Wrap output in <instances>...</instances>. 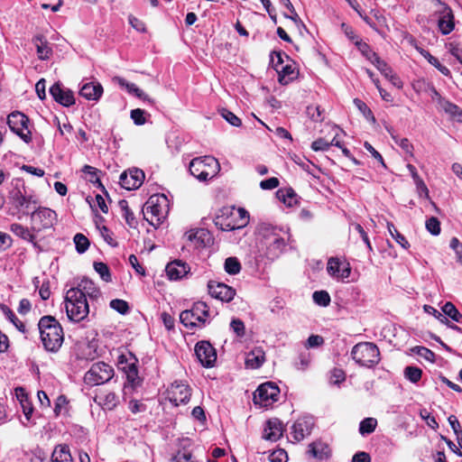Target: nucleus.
<instances>
[{"label": "nucleus", "mask_w": 462, "mask_h": 462, "mask_svg": "<svg viewBox=\"0 0 462 462\" xmlns=\"http://www.w3.org/2000/svg\"><path fill=\"white\" fill-rule=\"evenodd\" d=\"M256 246L261 255L269 260L278 258L283 252L288 234L282 228L267 223L260 224L255 231Z\"/></svg>", "instance_id": "nucleus-1"}, {"label": "nucleus", "mask_w": 462, "mask_h": 462, "mask_svg": "<svg viewBox=\"0 0 462 462\" xmlns=\"http://www.w3.org/2000/svg\"><path fill=\"white\" fill-rule=\"evenodd\" d=\"M38 328L44 348L49 352H57L64 340L60 322L52 316H43L39 320Z\"/></svg>", "instance_id": "nucleus-2"}, {"label": "nucleus", "mask_w": 462, "mask_h": 462, "mask_svg": "<svg viewBox=\"0 0 462 462\" xmlns=\"http://www.w3.org/2000/svg\"><path fill=\"white\" fill-rule=\"evenodd\" d=\"M168 199L164 195H152L143 208V217L150 225L158 226L168 214Z\"/></svg>", "instance_id": "nucleus-3"}, {"label": "nucleus", "mask_w": 462, "mask_h": 462, "mask_svg": "<svg viewBox=\"0 0 462 462\" xmlns=\"http://www.w3.org/2000/svg\"><path fill=\"white\" fill-rule=\"evenodd\" d=\"M65 309L69 320L79 322L89 313L87 299L79 291L68 290L65 296Z\"/></svg>", "instance_id": "nucleus-4"}, {"label": "nucleus", "mask_w": 462, "mask_h": 462, "mask_svg": "<svg viewBox=\"0 0 462 462\" xmlns=\"http://www.w3.org/2000/svg\"><path fill=\"white\" fill-rule=\"evenodd\" d=\"M352 358L360 366L373 367L380 361V351L377 346L371 342H361L353 346Z\"/></svg>", "instance_id": "nucleus-5"}, {"label": "nucleus", "mask_w": 462, "mask_h": 462, "mask_svg": "<svg viewBox=\"0 0 462 462\" xmlns=\"http://www.w3.org/2000/svg\"><path fill=\"white\" fill-rule=\"evenodd\" d=\"M220 165L212 156H203L193 159L189 162L190 173L199 180H207L217 175Z\"/></svg>", "instance_id": "nucleus-6"}, {"label": "nucleus", "mask_w": 462, "mask_h": 462, "mask_svg": "<svg viewBox=\"0 0 462 462\" xmlns=\"http://www.w3.org/2000/svg\"><path fill=\"white\" fill-rule=\"evenodd\" d=\"M209 317L208 305L203 301H198L193 304L190 310H183L180 314V320L188 328H202L206 325L207 319Z\"/></svg>", "instance_id": "nucleus-7"}, {"label": "nucleus", "mask_w": 462, "mask_h": 462, "mask_svg": "<svg viewBox=\"0 0 462 462\" xmlns=\"http://www.w3.org/2000/svg\"><path fill=\"white\" fill-rule=\"evenodd\" d=\"M113 376L114 369L110 365L97 362L85 374L84 381L88 385H99L110 381Z\"/></svg>", "instance_id": "nucleus-8"}, {"label": "nucleus", "mask_w": 462, "mask_h": 462, "mask_svg": "<svg viewBox=\"0 0 462 462\" xmlns=\"http://www.w3.org/2000/svg\"><path fill=\"white\" fill-rule=\"evenodd\" d=\"M56 213L48 208H41L32 212L31 230L40 232L43 229L51 228L56 221Z\"/></svg>", "instance_id": "nucleus-9"}, {"label": "nucleus", "mask_w": 462, "mask_h": 462, "mask_svg": "<svg viewBox=\"0 0 462 462\" xmlns=\"http://www.w3.org/2000/svg\"><path fill=\"white\" fill-rule=\"evenodd\" d=\"M28 124L29 118L18 111L11 113L7 117V125L11 131L27 143L32 141V134L28 128Z\"/></svg>", "instance_id": "nucleus-10"}, {"label": "nucleus", "mask_w": 462, "mask_h": 462, "mask_svg": "<svg viewBox=\"0 0 462 462\" xmlns=\"http://www.w3.org/2000/svg\"><path fill=\"white\" fill-rule=\"evenodd\" d=\"M280 389L273 383L261 384L254 393V402L261 407H269L278 400Z\"/></svg>", "instance_id": "nucleus-11"}, {"label": "nucleus", "mask_w": 462, "mask_h": 462, "mask_svg": "<svg viewBox=\"0 0 462 462\" xmlns=\"http://www.w3.org/2000/svg\"><path fill=\"white\" fill-rule=\"evenodd\" d=\"M144 177V172L142 170L130 169L120 175V185L127 190H134L143 184Z\"/></svg>", "instance_id": "nucleus-12"}, {"label": "nucleus", "mask_w": 462, "mask_h": 462, "mask_svg": "<svg viewBox=\"0 0 462 462\" xmlns=\"http://www.w3.org/2000/svg\"><path fill=\"white\" fill-rule=\"evenodd\" d=\"M190 395V388L181 382H174L168 390L169 400L175 406L188 402Z\"/></svg>", "instance_id": "nucleus-13"}, {"label": "nucleus", "mask_w": 462, "mask_h": 462, "mask_svg": "<svg viewBox=\"0 0 462 462\" xmlns=\"http://www.w3.org/2000/svg\"><path fill=\"white\" fill-rule=\"evenodd\" d=\"M195 354L199 361L205 367H211L217 360V353L212 345L207 341L197 343Z\"/></svg>", "instance_id": "nucleus-14"}, {"label": "nucleus", "mask_w": 462, "mask_h": 462, "mask_svg": "<svg viewBox=\"0 0 462 462\" xmlns=\"http://www.w3.org/2000/svg\"><path fill=\"white\" fill-rule=\"evenodd\" d=\"M208 293L221 301L229 302L235 295L236 290L223 282L210 281L208 283Z\"/></svg>", "instance_id": "nucleus-15"}, {"label": "nucleus", "mask_w": 462, "mask_h": 462, "mask_svg": "<svg viewBox=\"0 0 462 462\" xmlns=\"http://www.w3.org/2000/svg\"><path fill=\"white\" fill-rule=\"evenodd\" d=\"M13 199L15 207L23 215H31L38 208V201L32 196H25L20 190L14 192Z\"/></svg>", "instance_id": "nucleus-16"}, {"label": "nucleus", "mask_w": 462, "mask_h": 462, "mask_svg": "<svg viewBox=\"0 0 462 462\" xmlns=\"http://www.w3.org/2000/svg\"><path fill=\"white\" fill-rule=\"evenodd\" d=\"M50 94L56 102L64 106L75 104L73 92L70 89L63 88L60 82H56L51 87Z\"/></svg>", "instance_id": "nucleus-17"}, {"label": "nucleus", "mask_w": 462, "mask_h": 462, "mask_svg": "<svg viewBox=\"0 0 462 462\" xmlns=\"http://www.w3.org/2000/svg\"><path fill=\"white\" fill-rule=\"evenodd\" d=\"M314 422L311 417H303L297 420L291 427V434L296 441L302 440L306 436L310 435L313 428Z\"/></svg>", "instance_id": "nucleus-18"}, {"label": "nucleus", "mask_w": 462, "mask_h": 462, "mask_svg": "<svg viewBox=\"0 0 462 462\" xmlns=\"http://www.w3.org/2000/svg\"><path fill=\"white\" fill-rule=\"evenodd\" d=\"M327 271L332 277L345 280L350 276L351 267L348 263H342L337 258L331 257L328 262Z\"/></svg>", "instance_id": "nucleus-19"}, {"label": "nucleus", "mask_w": 462, "mask_h": 462, "mask_svg": "<svg viewBox=\"0 0 462 462\" xmlns=\"http://www.w3.org/2000/svg\"><path fill=\"white\" fill-rule=\"evenodd\" d=\"M283 433L282 421L277 418L270 419L266 421L263 429V438L267 440L276 441Z\"/></svg>", "instance_id": "nucleus-20"}, {"label": "nucleus", "mask_w": 462, "mask_h": 462, "mask_svg": "<svg viewBox=\"0 0 462 462\" xmlns=\"http://www.w3.org/2000/svg\"><path fill=\"white\" fill-rule=\"evenodd\" d=\"M69 290L79 291L85 299L89 297L91 300H97L101 294L99 289L88 278H83L77 287L70 288Z\"/></svg>", "instance_id": "nucleus-21"}, {"label": "nucleus", "mask_w": 462, "mask_h": 462, "mask_svg": "<svg viewBox=\"0 0 462 462\" xmlns=\"http://www.w3.org/2000/svg\"><path fill=\"white\" fill-rule=\"evenodd\" d=\"M103 94V87L98 82L85 83L80 90L79 95L88 100H98Z\"/></svg>", "instance_id": "nucleus-22"}, {"label": "nucleus", "mask_w": 462, "mask_h": 462, "mask_svg": "<svg viewBox=\"0 0 462 462\" xmlns=\"http://www.w3.org/2000/svg\"><path fill=\"white\" fill-rule=\"evenodd\" d=\"M276 57L278 61L275 64V69L279 74V82L282 85H287L295 76L294 69L289 65L282 66L283 60L281 53H277Z\"/></svg>", "instance_id": "nucleus-23"}, {"label": "nucleus", "mask_w": 462, "mask_h": 462, "mask_svg": "<svg viewBox=\"0 0 462 462\" xmlns=\"http://www.w3.org/2000/svg\"><path fill=\"white\" fill-rule=\"evenodd\" d=\"M189 272V267L181 261H174L167 264L166 273L171 280H179L184 277Z\"/></svg>", "instance_id": "nucleus-24"}, {"label": "nucleus", "mask_w": 462, "mask_h": 462, "mask_svg": "<svg viewBox=\"0 0 462 462\" xmlns=\"http://www.w3.org/2000/svg\"><path fill=\"white\" fill-rule=\"evenodd\" d=\"M436 96H438L439 107L449 115L456 121L462 122V111L459 109V107L448 100L442 98L439 96L438 93H436Z\"/></svg>", "instance_id": "nucleus-25"}, {"label": "nucleus", "mask_w": 462, "mask_h": 462, "mask_svg": "<svg viewBox=\"0 0 462 462\" xmlns=\"http://www.w3.org/2000/svg\"><path fill=\"white\" fill-rule=\"evenodd\" d=\"M37 51L38 58L46 60L52 55V49L50 47L47 40L42 35H36L32 39Z\"/></svg>", "instance_id": "nucleus-26"}, {"label": "nucleus", "mask_w": 462, "mask_h": 462, "mask_svg": "<svg viewBox=\"0 0 462 462\" xmlns=\"http://www.w3.org/2000/svg\"><path fill=\"white\" fill-rule=\"evenodd\" d=\"M113 80L116 82L120 87L125 88L129 94L134 95L135 97L143 100L152 102L148 96L144 94V92L142 89H140L135 84L130 83L121 77H115Z\"/></svg>", "instance_id": "nucleus-27"}, {"label": "nucleus", "mask_w": 462, "mask_h": 462, "mask_svg": "<svg viewBox=\"0 0 462 462\" xmlns=\"http://www.w3.org/2000/svg\"><path fill=\"white\" fill-rule=\"evenodd\" d=\"M309 453L313 457L322 460L328 457L330 450L326 443L317 441L310 445Z\"/></svg>", "instance_id": "nucleus-28"}, {"label": "nucleus", "mask_w": 462, "mask_h": 462, "mask_svg": "<svg viewBox=\"0 0 462 462\" xmlns=\"http://www.w3.org/2000/svg\"><path fill=\"white\" fill-rule=\"evenodd\" d=\"M438 26L442 34H448L454 29L453 15L450 10L445 11L439 17Z\"/></svg>", "instance_id": "nucleus-29"}, {"label": "nucleus", "mask_w": 462, "mask_h": 462, "mask_svg": "<svg viewBox=\"0 0 462 462\" xmlns=\"http://www.w3.org/2000/svg\"><path fill=\"white\" fill-rule=\"evenodd\" d=\"M52 462H72V457L67 445H58L51 456Z\"/></svg>", "instance_id": "nucleus-30"}, {"label": "nucleus", "mask_w": 462, "mask_h": 462, "mask_svg": "<svg viewBox=\"0 0 462 462\" xmlns=\"http://www.w3.org/2000/svg\"><path fill=\"white\" fill-rule=\"evenodd\" d=\"M10 230L18 237L36 245L34 243L35 236L28 227L14 223L11 225Z\"/></svg>", "instance_id": "nucleus-31"}, {"label": "nucleus", "mask_w": 462, "mask_h": 462, "mask_svg": "<svg viewBox=\"0 0 462 462\" xmlns=\"http://www.w3.org/2000/svg\"><path fill=\"white\" fill-rule=\"evenodd\" d=\"M118 206L120 208L122 217L125 219L126 224L130 227H135L137 225V221L134 216V213L130 210L128 207V202L125 199L119 201Z\"/></svg>", "instance_id": "nucleus-32"}, {"label": "nucleus", "mask_w": 462, "mask_h": 462, "mask_svg": "<svg viewBox=\"0 0 462 462\" xmlns=\"http://www.w3.org/2000/svg\"><path fill=\"white\" fill-rule=\"evenodd\" d=\"M419 51L440 73L445 76H448L450 74V70L446 66H443L439 60L436 57L432 56L428 51L419 49Z\"/></svg>", "instance_id": "nucleus-33"}, {"label": "nucleus", "mask_w": 462, "mask_h": 462, "mask_svg": "<svg viewBox=\"0 0 462 462\" xmlns=\"http://www.w3.org/2000/svg\"><path fill=\"white\" fill-rule=\"evenodd\" d=\"M97 398L104 409L113 410L118 403V397L112 392L100 394Z\"/></svg>", "instance_id": "nucleus-34"}, {"label": "nucleus", "mask_w": 462, "mask_h": 462, "mask_svg": "<svg viewBox=\"0 0 462 462\" xmlns=\"http://www.w3.org/2000/svg\"><path fill=\"white\" fill-rule=\"evenodd\" d=\"M264 361L263 353L261 351H253L249 355H247L245 359L246 367H250L253 369L260 367Z\"/></svg>", "instance_id": "nucleus-35"}, {"label": "nucleus", "mask_w": 462, "mask_h": 462, "mask_svg": "<svg viewBox=\"0 0 462 462\" xmlns=\"http://www.w3.org/2000/svg\"><path fill=\"white\" fill-rule=\"evenodd\" d=\"M279 199L289 207L295 205L298 201L297 195L292 189H280L277 192Z\"/></svg>", "instance_id": "nucleus-36"}, {"label": "nucleus", "mask_w": 462, "mask_h": 462, "mask_svg": "<svg viewBox=\"0 0 462 462\" xmlns=\"http://www.w3.org/2000/svg\"><path fill=\"white\" fill-rule=\"evenodd\" d=\"M387 228L391 236L404 249L409 248L410 244L399 231L396 229L393 223H387Z\"/></svg>", "instance_id": "nucleus-37"}, {"label": "nucleus", "mask_w": 462, "mask_h": 462, "mask_svg": "<svg viewBox=\"0 0 462 462\" xmlns=\"http://www.w3.org/2000/svg\"><path fill=\"white\" fill-rule=\"evenodd\" d=\"M5 316L14 324V326L21 332L25 331L24 324L15 316L11 309L5 305H1Z\"/></svg>", "instance_id": "nucleus-38"}, {"label": "nucleus", "mask_w": 462, "mask_h": 462, "mask_svg": "<svg viewBox=\"0 0 462 462\" xmlns=\"http://www.w3.org/2000/svg\"><path fill=\"white\" fill-rule=\"evenodd\" d=\"M404 377L410 382L416 383L421 379L422 371L416 366H406L404 369Z\"/></svg>", "instance_id": "nucleus-39"}, {"label": "nucleus", "mask_w": 462, "mask_h": 462, "mask_svg": "<svg viewBox=\"0 0 462 462\" xmlns=\"http://www.w3.org/2000/svg\"><path fill=\"white\" fill-rule=\"evenodd\" d=\"M377 420L374 418H366L360 422L359 432L362 435L370 434L374 431Z\"/></svg>", "instance_id": "nucleus-40"}, {"label": "nucleus", "mask_w": 462, "mask_h": 462, "mask_svg": "<svg viewBox=\"0 0 462 462\" xmlns=\"http://www.w3.org/2000/svg\"><path fill=\"white\" fill-rule=\"evenodd\" d=\"M442 311L445 317L448 316L454 321L459 322L460 319H462V315L459 313L455 305L451 302H447L442 307Z\"/></svg>", "instance_id": "nucleus-41"}, {"label": "nucleus", "mask_w": 462, "mask_h": 462, "mask_svg": "<svg viewBox=\"0 0 462 462\" xmlns=\"http://www.w3.org/2000/svg\"><path fill=\"white\" fill-rule=\"evenodd\" d=\"M393 139L394 141V143L399 145L402 150L410 157V158H413L414 157V153H413V145L411 144V143L407 139V138H400V137H397V136H393Z\"/></svg>", "instance_id": "nucleus-42"}, {"label": "nucleus", "mask_w": 462, "mask_h": 462, "mask_svg": "<svg viewBox=\"0 0 462 462\" xmlns=\"http://www.w3.org/2000/svg\"><path fill=\"white\" fill-rule=\"evenodd\" d=\"M280 3L288 9V11L290 12V15H287V14H284V16L286 18H290L291 21H293L295 23V24L297 26L299 25H303L300 16L298 15V14L296 13L292 4L291 3L290 0H280Z\"/></svg>", "instance_id": "nucleus-43"}, {"label": "nucleus", "mask_w": 462, "mask_h": 462, "mask_svg": "<svg viewBox=\"0 0 462 462\" xmlns=\"http://www.w3.org/2000/svg\"><path fill=\"white\" fill-rule=\"evenodd\" d=\"M173 462H196L191 451L184 447L182 449L178 450L172 457Z\"/></svg>", "instance_id": "nucleus-44"}, {"label": "nucleus", "mask_w": 462, "mask_h": 462, "mask_svg": "<svg viewBox=\"0 0 462 462\" xmlns=\"http://www.w3.org/2000/svg\"><path fill=\"white\" fill-rule=\"evenodd\" d=\"M241 270V264L236 257H228L225 261V271L232 275L237 274Z\"/></svg>", "instance_id": "nucleus-45"}, {"label": "nucleus", "mask_w": 462, "mask_h": 462, "mask_svg": "<svg viewBox=\"0 0 462 462\" xmlns=\"http://www.w3.org/2000/svg\"><path fill=\"white\" fill-rule=\"evenodd\" d=\"M74 243H75L76 250L79 254L85 253L89 246L88 239L82 234H77L74 236Z\"/></svg>", "instance_id": "nucleus-46"}, {"label": "nucleus", "mask_w": 462, "mask_h": 462, "mask_svg": "<svg viewBox=\"0 0 462 462\" xmlns=\"http://www.w3.org/2000/svg\"><path fill=\"white\" fill-rule=\"evenodd\" d=\"M95 271L100 275L101 279L105 282L111 281V273L108 266L102 262L94 263Z\"/></svg>", "instance_id": "nucleus-47"}, {"label": "nucleus", "mask_w": 462, "mask_h": 462, "mask_svg": "<svg viewBox=\"0 0 462 462\" xmlns=\"http://www.w3.org/2000/svg\"><path fill=\"white\" fill-rule=\"evenodd\" d=\"M356 44L362 54L372 63L374 62L375 59H378L377 54L374 52L365 42H356Z\"/></svg>", "instance_id": "nucleus-48"}, {"label": "nucleus", "mask_w": 462, "mask_h": 462, "mask_svg": "<svg viewBox=\"0 0 462 462\" xmlns=\"http://www.w3.org/2000/svg\"><path fill=\"white\" fill-rule=\"evenodd\" d=\"M312 298L316 304L322 307H326L330 303V296L326 291H315Z\"/></svg>", "instance_id": "nucleus-49"}, {"label": "nucleus", "mask_w": 462, "mask_h": 462, "mask_svg": "<svg viewBox=\"0 0 462 462\" xmlns=\"http://www.w3.org/2000/svg\"><path fill=\"white\" fill-rule=\"evenodd\" d=\"M109 305L113 310H116L120 314H126L129 311V305L124 300H112Z\"/></svg>", "instance_id": "nucleus-50"}, {"label": "nucleus", "mask_w": 462, "mask_h": 462, "mask_svg": "<svg viewBox=\"0 0 462 462\" xmlns=\"http://www.w3.org/2000/svg\"><path fill=\"white\" fill-rule=\"evenodd\" d=\"M230 328L237 337H244L245 333V327L244 322L239 319H233L230 322Z\"/></svg>", "instance_id": "nucleus-51"}, {"label": "nucleus", "mask_w": 462, "mask_h": 462, "mask_svg": "<svg viewBox=\"0 0 462 462\" xmlns=\"http://www.w3.org/2000/svg\"><path fill=\"white\" fill-rule=\"evenodd\" d=\"M426 228L430 234L438 236L440 233V223L439 219L435 217H430L426 221Z\"/></svg>", "instance_id": "nucleus-52"}, {"label": "nucleus", "mask_w": 462, "mask_h": 462, "mask_svg": "<svg viewBox=\"0 0 462 462\" xmlns=\"http://www.w3.org/2000/svg\"><path fill=\"white\" fill-rule=\"evenodd\" d=\"M221 116L233 126H240L242 124L241 119L227 109H222Z\"/></svg>", "instance_id": "nucleus-53"}, {"label": "nucleus", "mask_w": 462, "mask_h": 462, "mask_svg": "<svg viewBox=\"0 0 462 462\" xmlns=\"http://www.w3.org/2000/svg\"><path fill=\"white\" fill-rule=\"evenodd\" d=\"M127 380L133 384L137 385L139 383L138 370L134 364L128 365L126 370Z\"/></svg>", "instance_id": "nucleus-54"}, {"label": "nucleus", "mask_w": 462, "mask_h": 462, "mask_svg": "<svg viewBox=\"0 0 462 462\" xmlns=\"http://www.w3.org/2000/svg\"><path fill=\"white\" fill-rule=\"evenodd\" d=\"M413 350L418 356L423 357L424 359H426L431 363L434 362L435 354L431 350L428 349L427 347L416 346Z\"/></svg>", "instance_id": "nucleus-55"}, {"label": "nucleus", "mask_w": 462, "mask_h": 462, "mask_svg": "<svg viewBox=\"0 0 462 462\" xmlns=\"http://www.w3.org/2000/svg\"><path fill=\"white\" fill-rule=\"evenodd\" d=\"M373 64L385 77V79L393 72V69L387 65V63L382 60L379 57L378 59H375Z\"/></svg>", "instance_id": "nucleus-56"}, {"label": "nucleus", "mask_w": 462, "mask_h": 462, "mask_svg": "<svg viewBox=\"0 0 462 462\" xmlns=\"http://www.w3.org/2000/svg\"><path fill=\"white\" fill-rule=\"evenodd\" d=\"M423 310L426 313L434 316L441 323H448V319L440 311L430 305H424Z\"/></svg>", "instance_id": "nucleus-57"}, {"label": "nucleus", "mask_w": 462, "mask_h": 462, "mask_svg": "<svg viewBox=\"0 0 462 462\" xmlns=\"http://www.w3.org/2000/svg\"><path fill=\"white\" fill-rule=\"evenodd\" d=\"M420 415L422 420H424L427 425L432 429H437L439 424L435 419V417L430 416V413L426 409H421L420 411Z\"/></svg>", "instance_id": "nucleus-58"}, {"label": "nucleus", "mask_w": 462, "mask_h": 462, "mask_svg": "<svg viewBox=\"0 0 462 462\" xmlns=\"http://www.w3.org/2000/svg\"><path fill=\"white\" fill-rule=\"evenodd\" d=\"M354 104L366 118H372L374 121V117L373 116L371 109L366 106L365 102L356 98L354 100Z\"/></svg>", "instance_id": "nucleus-59"}, {"label": "nucleus", "mask_w": 462, "mask_h": 462, "mask_svg": "<svg viewBox=\"0 0 462 462\" xmlns=\"http://www.w3.org/2000/svg\"><path fill=\"white\" fill-rule=\"evenodd\" d=\"M131 118L135 125H143L145 123L144 111L140 108L133 109L131 111Z\"/></svg>", "instance_id": "nucleus-60"}, {"label": "nucleus", "mask_w": 462, "mask_h": 462, "mask_svg": "<svg viewBox=\"0 0 462 462\" xmlns=\"http://www.w3.org/2000/svg\"><path fill=\"white\" fill-rule=\"evenodd\" d=\"M345 379H346V374L343 370L335 368L331 372V375H330V383H331L338 384V383H342L343 381H345Z\"/></svg>", "instance_id": "nucleus-61"}, {"label": "nucleus", "mask_w": 462, "mask_h": 462, "mask_svg": "<svg viewBox=\"0 0 462 462\" xmlns=\"http://www.w3.org/2000/svg\"><path fill=\"white\" fill-rule=\"evenodd\" d=\"M330 147V143L328 141L324 138H319L311 143L312 150L318 151H327Z\"/></svg>", "instance_id": "nucleus-62"}, {"label": "nucleus", "mask_w": 462, "mask_h": 462, "mask_svg": "<svg viewBox=\"0 0 462 462\" xmlns=\"http://www.w3.org/2000/svg\"><path fill=\"white\" fill-rule=\"evenodd\" d=\"M452 430H454V433L457 436V441L459 442V435H462V430L461 426L459 424L458 420L455 415H450L448 419Z\"/></svg>", "instance_id": "nucleus-63"}, {"label": "nucleus", "mask_w": 462, "mask_h": 462, "mask_svg": "<svg viewBox=\"0 0 462 462\" xmlns=\"http://www.w3.org/2000/svg\"><path fill=\"white\" fill-rule=\"evenodd\" d=\"M269 458L271 462H286L287 454L284 450L278 449L270 454Z\"/></svg>", "instance_id": "nucleus-64"}]
</instances>
